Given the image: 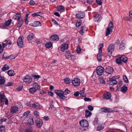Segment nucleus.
Listing matches in <instances>:
<instances>
[{
	"label": "nucleus",
	"instance_id": "obj_1",
	"mask_svg": "<svg viewBox=\"0 0 132 132\" xmlns=\"http://www.w3.org/2000/svg\"><path fill=\"white\" fill-rule=\"evenodd\" d=\"M79 123L81 126L80 129L82 131L86 130L89 127L88 121L86 120L82 119L79 121Z\"/></svg>",
	"mask_w": 132,
	"mask_h": 132
},
{
	"label": "nucleus",
	"instance_id": "obj_2",
	"mask_svg": "<svg viewBox=\"0 0 132 132\" xmlns=\"http://www.w3.org/2000/svg\"><path fill=\"white\" fill-rule=\"evenodd\" d=\"M115 45L114 44H111L108 46V54L109 56H111L112 53L114 50Z\"/></svg>",
	"mask_w": 132,
	"mask_h": 132
},
{
	"label": "nucleus",
	"instance_id": "obj_3",
	"mask_svg": "<svg viewBox=\"0 0 132 132\" xmlns=\"http://www.w3.org/2000/svg\"><path fill=\"white\" fill-rule=\"evenodd\" d=\"M30 106L37 110H40L42 109V106L39 103L35 102L30 104Z\"/></svg>",
	"mask_w": 132,
	"mask_h": 132
},
{
	"label": "nucleus",
	"instance_id": "obj_4",
	"mask_svg": "<svg viewBox=\"0 0 132 132\" xmlns=\"http://www.w3.org/2000/svg\"><path fill=\"white\" fill-rule=\"evenodd\" d=\"M30 112V111H28L25 112L23 113V116L20 118V119L22 120L26 121L30 116L29 115Z\"/></svg>",
	"mask_w": 132,
	"mask_h": 132
},
{
	"label": "nucleus",
	"instance_id": "obj_5",
	"mask_svg": "<svg viewBox=\"0 0 132 132\" xmlns=\"http://www.w3.org/2000/svg\"><path fill=\"white\" fill-rule=\"evenodd\" d=\"M55 93L61 98L64 100L66 97L64 96L63 93V92L61 90H56L55 91Z\"/></svg>",
	"mask_w": 132,
	"mask_h": 132
},
{
	"label": "nucleus",
	"instance_id": "obj_6",
	"mask_svg": "<svg viewBox=\"0 0 132 132\" xmlns=\"http://www.w3.org/2000/svg\"><path fill=\"white\" fill-rule=\"evenodd\" d=\"M23 82L29 84L32 81V78L31 76L27 75L23 77Z\"/></svg>",
	"mask_w": 132,
	"mask_h": 132
},
{
	"label": "nucleus",
	"instance_id": "obj_7",
	"mask_svg": "<svg viewBox=\"0 0 132 132\" xmlns=\"http://www.w3.org/2000/svg\"><path fill=\"white\" fill-rule=\"evenodd\" d=\"M104 71V68L101 66H98L96 68V72L99 75H101L103 73Z\"/></svg>",
	"mask_w": 132,
	"mask_h": 132
},
{
	"label": "nucleus",
	"instance_id": "obj_8",
	"mask_svg": "<svg viewBox=\"0 0 132 132\" xmlns=\"http://www.w3.org/2000/svg\"><path fill=\"white\" fill-rule=\"evenodd\" d=\"M72 82L74 86H78L80 84V79L78 78H75L72 80Z\"/></svg>",
	"mask_w": 132,
	"mask_h": 132
},
{
	"label": "nucleus",
	"instance_id": "obj_9",
	"mask_svg": "<svg viewBox=\"0 0 132 132\" xmlns=\"http://www.w3.org/2000/svg\"><path fill=\"white\" fill-rule=\"evenodd\" d=\"M19 108L16 105H14L12 106L10 109V112L12 114L16 113L18 111Z\"/></svg>",
	"mask_w": 132,
	"mask_h": 132
},
{
	"label": "nucleus",
	"instance_id": "obj_10",
	"mask_svg": "<svg viewBox=\"0 0 132 132\" xmlns=\"http://www.w3.org/2000/svg\"><path fill=\"white\" fill-rule=\"evenodd\" d=\"M35 122L38 128H40L42 126L43 123L42 120L39 118H38L36 120Z\"/></svg>",
	"mask_w": 132,
	"mask_h": 132
},
{
	"label": "nucleus",
	"instance_id": "obj_11",
	"mask_svg": "<svg viewBox=\"0 0 132 132\" xmlns=\"http://www.w3.org/2000/svg\"><path fill=\"white\" fill-rule=\"evenodd\" d=\"M84 13L83 12L78 11L76 14V16L78 19L83 18L85 16Z\"/></svg>",
	"mask_w": 132,
	"mask_h": 132
},
{
	"label": "nucleus",
	"instance_id": "obj_12",
	"mask_svg": "<svg viewBox=\"0 0 132 132\" xmlns=\"http://www.w3.org/2000/svg\"><path fill=\"white\" fill-rule=\"evenodd\" d=\"M18 47L21 48L23 46V43L21 37H19L17 41Z\"/></svg>",
	"mask_w": 132,
	"mask_h": 132
},
{
	"label": "nucleus",
	"instance_id": "obj_13",
	"mask_svg": "<svg viewBox=\"0 0 132 132\" xmlns=\"http://www.w3.org/2000/svg\"><path fill=\"white\" fill-rule=\"evenodd\" d=\"M6 99L4 92L1 91L0 93V103L4 102Z\"/></svg>",
	"mask_w": 132,
	"mask_h": 132
},
{
	"label": "nucleus",
	"instance_id": "obj_14",
	"mask_svg": "<svg viewBox=\"0 0 132 132\" xmlns=\"http://www.w3.org/2000/svg\"><path fill=\"white\" fill-rule=\"evenodd\" d=\"M95 21H100L101 20V17L100 15L98 14L95 13L94 15Z\"/></svg>",
	"mask_w": 132,
	"mask_h": 132
},
{
	"label": "nucleus",
	"instance_id": "obj_15",
	"mask_svg": "<svg viewBox=\"0 0 132 132\" xmlns=\"http://www.w3.org/2000/svg\"><path fill=\"white\" fill-rule=\"evenodd\" d=\"M26 121H27L28 123L30 125H32L34 123L33 117L30 115Z\"/></svg>",
	"mask_w": 132,
	"mask_h": 132
},
{
	"label": "nucleus",
	"instance_id": "obj_16",
	"mask_svg": "<svg viewBox=\"0 0 132 132\" xmlns=\"http://www.w3.org/2000/svg\"><path fill=\"white\" fill-rule=\"evenodd\" d=\"M59 39V36L56 35H53L50 38V39L51 41L58 40Z\"/></svg>",
	"mask_w": 132,
	"mask_h": 132
},
{
	"label": "nucleus",
	"instance_id": "obj_17",
	"mask_svg": "<svg viewBox=\"0 0 132 132\" xmlns=\"http://www.w3.org/2000/svg\"><path fill=\"white\" fill-rule=\"evenodd\" d=\"M113 71V70L112 67H108L105 69V71L108 74H111Z\"/></svg>",
	"mask_w": 132,
	"mask_h": 132
},
{
	"label": "nucleus",
	"instance_id": "obj_18",
	"mask_svg": "<svg viewBox=\"0 0 132 132\" xmlns=\"http://www.w3.org/2000/svg\"><path fill=\"white\" fill-rule=\"evenodd\" d=\"M68 45L67 44L65 43L61 45V50L64 52L67 49L68 47Z\"/></svg>",
	"mask_w": 132,
	"mask_h": 132
},
{
	"label": "nucleus",
	"instance_id": "obj_19",
	"mask_svg": "<svg viewBox=\"0 0 132 132\" xmlns=\"http://www.w3.org/2000/svg\"><path fill=\"white\" fill-rule=\"evenodd\" d=\"M111 97V94L109 92L104 94L103 95V97L106 99H109Z\"/></svg>",
	"mask_w": 132,
	"mask_h": 132
},
{
	"label": "nucleus",
	"instance_id": "obj_20",
	"mask_svg": "<svg viewBox=\"0 0 132 132\" xmlns=\"http://www.w3.org/2000/svg\"><path fill=\"white\" fill-rule=\"evenodd\" d=\"M43 13L40 12L35 13L32 14V15L33 17H35L36 16H40L42 17L43 16Z\"/></svg>",
	"mask_w": 132,
	"mask_h": 132
},
{
	"label": "nucleus",
	"instance_id": "obj_21",
	"mask_svg": "<svg viewBox=\"0 0 132 132\" xmlns=\"http://www.w3.org/2000/svg\"><path fill=\"white\" fill-rule=\"evenodd\" d=\"M12 20L11 19H9L6 21L4 23V26L2 28H5L6 27L9 26L11 23Z\"/></svg>",
	"mask_w": 132,
	"mask_h": 132
},
{
	"label": "nucleus",
	"instance_id": "obj_22",
	"mask_svg": "<svg viewBox=\"0 0 132 132\" xmlns=\"http://www.w3.org/2000/svg\"><path fill=\"white\" fill-rule=\"evenodd\" d=\"M56 8L58 11L61 12H63L65 10L64 7L62 5L57 6Z\"/></svg>",
	"mask_w": 132,
	"mask_h": 132
},
{
	"label": "nucleus",
	"instance_id": "obj_23",
	"mask_svg": "<svg viewBox=\"0 0 132 132\" xmlns=\"http://www.w3.org/2000/svg\"><path fill=\"white\" fill-rule=\"evenodd\" d=\"M125 41L122 40L119 46V49L120 50H122L125 48Z\"/></svg>",
	"mask_w": 132,
	"mask_h": 132
},
{
	"label": "nucleus",
	"instance_id": "obj_24",
	"mask_svg": "<svg viewBox=\"0 0 132 132\" xmlns=\"http://www.w3.org/2000/svg\"><path fill=\"white\" fill-rule=\"evenodd\" d=\"M21 17V15L19 14H16L13 17V18L15 20H17L18 21H19Z\"/></svg>",
	"mask_w": 132,
	"mask_h": 132
},
{
	"label": "nucleus",
	"instance_id": "obj_25",
	"mask_svg": "<svg viewBox=\"0 0 132 132\" xmlns=\"http://www.w3.org/2000/svg\"><path fill=\"white\" fill-rule=\"evenodd\" d=\"M35 88V87H32L29 88V92L30 93L33 94L37 92V89Z\"/></svg>",
	"mask_w": 132,
	"mask_h": 132
},
{
	"label": "nucleus",
	"instance_id": "obj_26",
	"mask_svg": "<svg viewBox=\"0 0 132 132\" xmlns=\"http://www.w3.org/2000/svg\"><path fill=\"white\" fill-rule=\"evenodd\" d=\"M117 80L115 81H108L107 83L110 85H116L117 83Z\"/></svg>",
	"mask_w": 132,
	"mask_h": 132
},
{
	"label": "nucleus",
	"instance_id": "obj_27",
	"mask_svg": "<svg viewBox=\"0 0 132 132\" xmlns=\"http://www.w3.org/2000/svg\"><path fill=\"white\" fill-rule=\"evenodd\" d=\"M112 30L110 29V28H108L106 29L105 35L108 36L110 34H111L112 31Z\"/></svg>",
	"mask_w": 132,
	"mask_h": 132
},
{
	"label": "nucleus",
	"instance_id": "obj_28",
	"mask_svg": "<svg viewBox=\"0 0 132 132\" xmlns=\"http://www.w3.org/2000/svg\"><path fill=\"white\" fill-rule=\"evenodd\" d=\"M32 85L33 86V87H35V88L37 90H39L40 88V85L37 83L34 82L32 84Z\"/></svg>",
	"mask_w": 132,
	"mask_h": 132
},
{
	"label": "nucleus",
	"instance_id": "obj_29",
	"mask_svg": "<svg viewBox=\"0 0 132 132\" xmlns=\"http://www.w3.org/2000/svg\"><path fill=\"white\" fill-rule=\"evenodd\" d=\"M5 82V80L4 77L0 75V85L3 84Z\"/></svg>",
	"mask_w": 132,
	"mask_h": 132
},
{
	"label": "nucleus",
	"instance_id": "obj_30",
	"mask_svg": "<svg viewBox=\"0 0 132 132\" xmlns=\"http://www.w3.org/2000/svg\"><path fill=\"white\" fill-rule=\"evenodd\" d=\"M102 111L105 112H110L109 108L106 107H103L101 108Z\"/></svg>",
	"mask_w": 132,
	"mask_h": 132
},
{
	"label": "nucleus",
	"instance_id": "obj_31",
	"mask_svg": "<svg viewBox=\"0 0 132 132\" xmlns=\"http://www.w3.org/2000/svg\"><path fill=\"white\" fill-rule=\"evenodd\" d=\"M98 52V53L97 55V59L99 61H101L102 58V53H100L99 52Z\"/></svg>",
	"mask_w": 132,
	"mask_h": 132
},
{
	"label": "nucleus",
	"instance_id": "obj_32",
	"mask_svg": "<svg viewBox=\"0 0 132 132\" xmlns=\"http://www.w3.org/2000/svg\"><path fill=\"white\" fill-rule=\"evenodd\" d=\"M120 57L122 62L125 63L127 62V57L124 55H123Z\"/></svg>",
	"mask_w": 132,
	"mask_h": 132
},
{
	"label": "nucleus",
	"instance_id": "obj_33",
	"mask_svg": "<svg viewBox=\"0 0 132 132\" xmlns=\"http://www.w3.org/2000/svg\"><path fill=\"white\" fill-rule=\"evenodd\" d=\"M9 68V67L8 66H7L6 64L4 65V66L2 68V70L3 71H5L8 70Z\"/></svg>",
	"mask_w": 132,
	"mask_h": 132
},
{
	"label": "nucleus",
	"instance_id": "obj_34",
	"mask_svg": "<svg viewBox=\"0 0 132 132\" xmlns=\"http://www.w3.org/2000/svg\"><path fill=\"white\" fill-rule=\"evenodd\" d=\"M64 81L67 84H69L71 82V80L69 78H66L64 79Z\"/></svg>",
	"mask_w": 132,
	"mask_h": 132
},
{
	"label": "nucleus",
	"instance_id": "obj_35",
	"mask_svg": "<svg viewBox=\"0 0 132 132\" xmlns=\"http://www.w3.org/2000/svg\"><path fill=\"white\" fill-rule=\"evenodd\" d=\"M45 45L47 48H49L52 46V43L51 42H47L46 43Z\"/></svg>",
	"mask_w": 132,
	"mask_h": 132
},
{
	"label": "nucleus",
	"instance_id": "obj_36",
	"mask_svg": "<svg viewBox=\"0 0 132 132\" xmlns=\"http://www.w3.org/2000/svg\"><path fill=\"white\" fill-rule=\"evenodd\" d=\"M18 22L17 23L16 25L17 27H20L22 25L23 22V20H21V21H18Z\"/></svg>",
	"mask_w": 132,
	"mask_h": 132
},
{
	"label": "nucleus",
	"instance_id": "obj_37",
	"mask_svg": "<svg viewBox=\"0 0 132 132\" xmlns=\"http://www.w3.org/2000/svg\"><path fill=\"white\" fill-rule=\"evenodd\" d=\"M127 89V87L125 86H122L121 89V91L123 93L126 92Z\"/></svg>",
	"mask_w": 132,
	"mask_h": 132
},
{
	"label": "nucleus",
	"instance_id": "obj_38",
	"mask_svg": "<svg viewBox=\"0 0 132 132\" xmlns=\"http://www.w3.org/2000/svg\"><path fill=\"white\" fill-rule=\"evenodd\" d=\"M8 75L10 76H12L14 75V72L12 70H9L7 72Z\"/></svg>",
	"mask_w": 132,
	"mask_h": 132
},
{
	"label": "nucleus",
	"instance_id": "obj_39",
	"mask_svg": "<svg viewBox=\"0 0 132 132\" xmlns=\"http://www.w3.org/2000/svg\"><path fill=\"white\" fill-rule=\"evenodd\" d=\"M34 27L40 26L42 24L39 21H36L34 22Z\"/></svg>",
	"mask_w": 132,
	"mask_h": 132
},
{
	"label": "nucleus",
	"instance_id": "obj_40",
	"mask_svg": "<svg viewBox=\"0 0 132 132\" xmlns=\"http://www.w3.org/2000/svg\"><path fill=\"white\" fill-rule=\"evenodd\" d=\"M86 115L85 117L86 118H87L90 116L91 114V113L88 110H86L85 111Z\"/></svg>",
	"mask_w": 132,
	"mask_h": 132
},
{
	"label": "nucleus",
	"instance_id": "obj_41",
	"mask_svg": "<svg viewBox=\"0 0 132 132\" xmlns=\"http://www.w3.org/2000/svg\"><path fill=\"white\" fill-rule=\"evenodd\" d=\"M34 35L32 34H30L28 35L27 39L28 40H31L33 38Z\"/></svg>",
	"mask_w": 132,
	"mask_h": 132
},
{
	"label": "nucleus",
	"instance_id": "obj_42",
	"mask_svg": "<svg viewBox=\"0 0 132 132\" xmlns=\"http://www.w3.org/2000/svg\"><path fill=\"white\" fill-rule=\"evenodd\" d=\"M103 44L102 43L100 44L98 46V51L100 53H102V49L103 46Z\"/></svg>",
	"mask_w": 132,
	"mask_h": 132
},
{
	"label": "nucleus",
	"instance_id": "obj_43",
	"mask_svg": "<svg viewBox=\"0 0 132 132\" xmlns=\"http://www.w3.org/2000/svg\"><path fill=\"white\" fill-rule=\"evenodd\" d=\"M123 77L124 82L127 84L128 83L129 81L127 77L125 75H124L123 76Z\"/></svg>",
	"mask_w": 132,
	"mask_h": 132
},
{
	"label": "nucleus",
	"instance_id": "obj_44",
	"mask_svg": "<svg viewBox=\"0 0 132 132\" xmlns=\"http://www.w3.org/2000/svg\"><path fill=\"white\" fill-rule=\"evenodd\" d=\"M119 78V77L118 76H114L113 77L109 79V81H115L116 80L118 79Z\"/></svg>",
	"mask_w": 132,
	"mask_h": 132
},
{
	"label": "nucleus",
	"instance_id": "obj_45",
	"mask_svg": "<svg viewBox=\"0 0 132 132\" xmlns=\"http://www.w3.org/2000/svg\"><path fill=\"white\" fill-rule=\"evenodd\" d=\"M34 114L36 117L38 118L39 117V113L37 110H35L34 112Z\"/></svg>",
	"mask_w": 132,
	"mask_h": 132
},
{
	"label": "nucleus",
	"instance_id": "obj_46",
	"mask_svg": "<svg viewBox=\"0 0 132 132\" xmlns=\"http://www.w3.org/2000/svg\"><path fill=\"white\" fill-rule=\"evenodd\" d=\"M32 77L34 78V79L35 80H38L40 77V76L39 75H32Z\"/></svg>",
	"mask_w": 132,
	"mask_h": 132
},
{
	"label": "nucleus",
	"instance_id": "obj_47",
	"mask_svg": "<svg viewBox=\"0 0 132 132\" xmlns=\"http://www.w3.org/2000/svg\"><path fill=\"white\" fill-rule=\"evenodd\" d=\"M116 62L117 64H120L122 63V61L121 60L120 57L116 59Z\"/></svg>",
	"mask_w": 132,
	"mask_h": 132
},
{
	"label": "nucleus",
	"instance_id": "obj_48",
	"mask_svg": "<svg viewBox=\"0 0 132 132\" xmlns=\"http://www.w3.org/2000/svg\"><path fill=\"white\" fill-rule=\"evenodd\" d=\"M71 55L70 54V52L68 51L67 52L66 54H65V56L67 58H70V57Z\"/></svg>",
	"mask_w": 132,
	"mask_h": 132
},
{
	"label": "nucleus",
	"instance_id": "obj_49",
	"mask_svg": "<svg viewBox=\"0 0 132 132\" xmlns=\"http://www.w3.org/2000/svg\"><path fill=\"white\" fill-rule=\"evenodd\" d=\"M81 51V49L80 47V46H78L76 50V52L78 53H79Z\"/></svg>",
	"mask_w": 132,
	"mask_h": 132
},
{
	"label": "nucleus",
	"instance_id": "obj_50",
	"mask_svg": "<svg viewBox=\"0 0 132 132\" xmlns=\"http://www.w3.org/2000/svg\"><path fill=\"white\" fill-rule=\"evenodd\" d=\"M104 128V126L102 125H99L97 127V130L98 131L101 130Z\"/></svg>",
	"mask_w": 132,
	"mask_h": 132
},
{
	"label": "nucleus",
	"instance_id": "obj_51",
	"mask_svg": "<svg viewBox=\"0 0 132 132\" xmlns=\"http://www.w3.org/2000/svg\"><path fill=\"white\" fill-rule=\"evenodd\" d=\"M70 92V91L68 90V89H65L64 92H63V94L64 95H66L69 94Z\"/></svg>",
	"mask_w": 132,
	"mask_h": 132
},
{
	"label": "nucleus",
	"instance_id": "obj_52",
	"mask_svg": "<svg viewBox=\"0 0 132 132\" xmlns=\"http://www.w3.org/2000/svg\"><path fill=\"white\" fill-rule=\"evenodd\" d=\"M108 26L109 27L108 28H110V29H113V25L112 22H110L109 23Z\"/></svg>",
	"mask_w": 132,
	"mask_h": 132
},
{
	"label": "nucleus",
	"instance_id": "obj_53",
	"mask_svg": "<svg viewBox=\"0 0 132 132\" xmlns=\"http://www.w3.org/2000/svg\"><path fill=\"white\" fill-rule=\"evenodd\" d=\"M81 20H78L76 23V25L77 27L79 26L81 24Z\"/></svg>",
	"mask_w": 132,
	"mask_h": 132
},
{
	"label": "nucleus",
	"instance_id": "obj_54",
	"mask_svg": "<svg viewBox=\"0 0 132 132\" xmlns=\"http://www.w3.org/2000/svg\"><path fill=\"white\" fill-rule=\"evenodd\" d=\"M0 130L1 132H5V128L4 126H2L0 127Z\"/></svg>",
	"mask_w": 132,
	"mask_h": 132
},
{
	"label": "nucleus",
	"instance_id": "obj_55",
	"mask_svg": "<svg viewBox=\"0 0 132 132\" xmlns=\"http://www.w3.org/2000/svg\"><path fill=\"white\" fill-rule=\"evenodd\" d=\"M80 95L83 97H85L86 96V94L83 90L80 91Z\"/></svg>",
	"mask_w": 132,
	"mask_h": 132
},
{
	"label": "nucleus",
	"instance_id": "obj_56",
	"mask_svg": "<svg viewBox=\"0 0 132 132\" xmlns=\"http://www.w3.org/2000/svg\"><path fill=\"white\" fill-rule=\"evenodd\" d=\"M5 42H6L9 45H11L12 44L11 40L10 39H7L5 40Z\"/></svg>",
	"mask_w": 132,
	"mask_h": 132
},
{
	"label": "nucleus",
	"instance_id": "obj_57",
	"mask_svg": "<svg viewBox=\"0 0 132 132\" xmlns=\"http://www.w3.org/2000/svg\"><path fill=\"white\" fill-rule=\"evenodd\" d=\"M96 2L98 5H100L102 4V2L101 0H96Z\"/></svg>",
	"mask_w": 132,
	"mask_h": 132
},
{
	"label": "nucleus",
	"instance_id": "obj_58",
	"mask_svg": "<svg viewBox=\"0 0 132 132\" xmlns=\"http://www.w3.org/2000/svg\"><path fill=\"white\" fill-rule=\"evenodd\" d=\"M84 27V26H83V27H81V29L79 31V32L81 35H83L84 34V32L83 31L84 30L83 28Z\"/></svg>",
	"mask_w": 132,
	"mask_h": 132
},
{
	"label": "nucleus",
	"instance_id": "obj_59",
	"mask_svg": "<svg viewBox=\"0 0 132 132\" xmlns=\"http://www.w3.org/2000/svg\"><path fill=\"white\" fill-rule=\"evenodd\" d=\"M54 103L53 101H51L50 103V107L52 109L54 108Z\"/></svg>",
	"mask_w": 132,
	"mask_h": 132
},
{
	"label": "nucleus",
	"instance_id": "obj_60",
	"mask_svg": "<svg viewBox=\"0 0 132 132\" xmlns=\"http://www.w3.org/2000/svg\"><path fill=\"white\" fill-rule=\"evenodd\" d=\"M23 86H19L17 88V90L18 91H19L21 90L23 88Z\"/></svg>",
	"mask_w": 132,
	"mask_h": 132
},
{
	"label": "nucleus",
	"instance_id": "obj_61",
	"mask_svg": "<svg viewBox=\"0 0 132 132\" xmlns=\"http://www.w3.org/2000/svg\"><path fill=\"white\" fill-rule=\"evenodd\" d=\"M88 109L90 111H93V110L94 108L91 105H89L88 106Z\"/></svg>",
	"mask_w": 132,
	"mask_h": 132
},
{
	"label": "nucleus",
	"instance_id": "obj_62",
	"mask_svg": "<svg viewBox=\"0 0 132 132\" xmlns=\"http://www.w3.org/2000/svg\"><path fill=\"white\" fill-rule=\"evenodd\" d=\"M84 100L85 101H86L90 102L91 101V100L89 98L85 97L84 98Z\"/></svg>",
	"mask_w": 132,
	"mask_h": 132
},
{
	"label": "nucleus",
	"instance_id": "obj_63",
	"mask_svg": "<svg viewBox=\"0 0 132 132\" xmlns=\"http://www.w3.org/2000/svg\"><path fill=\"white\" fill-rule=\"evenodd\" d=\"M92 0H87L86 2L88 4H91L92 3Z\"/></svg>",
	"mask_w": 132,
	"mask_h": 132
},
{
	"label": "nucleus",
	"instance_id": "obj_64",
	"mask_svg": "<svg viewBox=\"0 0 132 132\" xmlns=\"http://www.w3.org/2000/svg\"><path fill=\"white\" fill-rule=\"evenodd\" d=\"M70 57H71V60L72 61H74L76 59V57L74 55L71 56Z\"/></svg>",
	"mask_w": 132,
	"mask_h": 132
}]
</instances>
